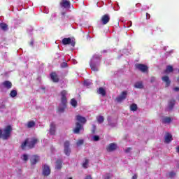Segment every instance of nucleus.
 <instances>
[{"label":"nucleus","mask_w":179,"mask_h":179,"mask_svg":"<svg viewBox=\"0 0 179 179\" xmlns=\"http://www.w3.org/2000/svg\"><path fill=\"white\" fill-rule=\"evenodd\" d=\"M38 139L36 138H27L21 143V149L22 150H27L28 149H33L34 145L38 143Z\"/></svg>","instance_id":"obj_1"},{"label":"nucleus","mask_w":179,"mask_h":179,"mask_svg":"<svg viewBox=\"0 0 179 179\" xmlns=\"http://www.w3.org/2000/svg\"><path fill=\"white\" fill-rule=\"evenodd\" d=\"M99 65H100V56L98 55H94L91 59L90 63L92 71H94V72H97V71H99Z\"/></svg>","instance_id":"obj_2"},{"label":"nucleus","mask_w":179,"mask_h":179,"mask_svg":"<svg viewBox=\"0 0 179 179\" xmlns=\"http://www.w3.org/2000/svg\"><path fill=\"white\" fill-rule=\"evenodd\" d=\"M66 103H68V100L66 99V91L63 90L61 92V104L59 107V111L60 113H64V110H65V107H66Z\"/></svg>","instance_id":"obj_3"},{"label":"nucleus","mask_w":179,"mask_h":179,"mask_svg":"<svg viewBox=\"0 0 179 179\" xmlns=\"http://www.w3.org/2000/svg\"><path fill=\"white\" fill-rule=\"evenodd\" d=\"M10 132H12V127L10 126H7L3 131L0 129V138L8 139L10 136Z\"/></svg>","instance_id":"obj_4"},{"label":"nucleus","mask_w":179,"mask_h":179,"mask_svg":"<svg viewBox=\"0 0 179 179\" xmlns=\"http://www.w3.org/2000/svg\"><path fill=\"white\" fill-rule=\"evenodd\" d=\"M127 96H128V92L127 91H123L116 99L115 101L117 103H122V101H124L125 99H127Z\"/></svg>","instance_id":"obj_5"},{"label":"nucleus","mask_w":179,"mask_h":179,"mask_svg":"<svg viewBox=\"0 0 179 179\" xmlns=\"http://www.w3.org/2000/svg\"><path fill=\"white\" fill-rule=\"evenodd\" d=\"M42 174L45 177H48V176L51 174V169H50V166L48 165H43Z\"/></svg>","instance_id":"obj_6"},{"label":"nucleus","mask_w":179,"mask_h":179,"mask_svg":"<svg viewBox=\"0 0 179 179\" xmlns=\"http://www.w3.org/2000/svg\"><path fill=\"white\" fill-rule=\"evenodd\" d=\"M76 120L77 121V122H80L81 125H85V124H86V117L80 115H77L76 116Z\"/></svg>","instance_id":"obj_7"},{"label":"nucleus","mask_w":179,"mask_h":179,"mask_svg":"<svg viewBox=\"0 0 179 179\" xmlns=\"http://www.w3.org/2000/svg\"><path fill=\"white\" fill-rule=\"evenodd\" d=\"M135 66L136 69H138V71H141V72L145 73L148 71V66L145 64H136Z\"/></svg>","instance_id":"obj_8"},{"label":"nucleus","mask_w":179,"mask_h":179,"mask_svg":"<svg viewBox=\"0 0 179 179\" xmlns=\"http://www.w3.org/2000/svg\"><path fill=\"white\" fill-rule=\"evenodd\" d=\"M80 131H83V124H80L79 122L76 123V127L73 129L74 134H79Z\"/></svg>","instance_id":"obj_9"},{"label":"nucleus","mask_w":179,"mask_h":179,"mask_svg":"<svg viewBox=\"0 0 179 179\" xmlns=\"http://www.w3.org/2000/svg\"><path fill=\"white\" fill-rule=\"evenodd\" d=\"M69 141H66L64 143V153L66 156L71 155V148H69Z\"/></svg>","instance_id":"obj_10"},{"label":"nucleus","mask_w":179,"mask_h":179,"mask_svg":"<svg viewBox=\"0 0 179 179\" xmlns=\"http://www.w3.org/2000/svg\"><path fill=\"white\" fill-rule=\"evenodd\" d=\"M117 148V144L112 143H110L106 147V150L107 152H114V150H116Z\"/></svg>","instance_id":"obj_11"},{"label":"nucleus","mask_w":179,"mask_h":179,"mask_svg":"<svg viewBox=\"0 0 179 179\" xmlns=\"http://www.w3.org/2000/svg\"><path fill=\"white\" fill-rule=\"evenodd\" d=\"M1 86L4 87V89L9 90V89H12V83L10 81H4L2 83Z\"/></svg>","instance_id":"obj_12"},{"label":"nucleus","mask_w":179,"mask_h":179,"mask_svg":"<svg viewBox=\"0 0 179 179\" xmlns=\"http://www.w3.org/2000/svg\"><path fill=\"white\" fill-rule=\"evenodd\" d=\"M173 141V136L170 133H166L164 136L165 143H170Z\"/></svg>","instance_id":"obj_13"},{"label":"nucleus","mask_w":179,"mask_h":179,"mask_svg":"<svg viewBox=\"0 0 179 179\" xmlns=\"http://www.w3.org/2000/svg\"><path fill=\"white\" fill-rule=\"evenodd\" d=\"M38 162H40V157L38 155H34L31 158V164L34 165Z\"/></svg>","instance_id":"obj_14"},{"label":"nucleus","mask_w":179,"mask_h":179,"mask_svg":"<svg viewBox=\"0 0 179 179\" xmlns=\"http://www.w3.org/2000/svg\"><path fill=\"white\" fill-rule=\"evenodd\" d=\"M60 5L62 8H69L71 6V2L68 0H62Z\"/></svg>","instance_id":"obj_15"},{"label":"nucleus","mask_w":179,"mask_h":179,"mask_svg":"<svg viewBox=\"0 0 179 179\" xmlns=\"http://www.w3.org/2000/svg\"><path fill=\"white\" fill-rule=\"evenodd\" d=\"M103 24H107L110 22V16L108 15H104L101 17Z\"/></svg>","instance_id":"obj_16"},{"label":"nucleus","mask_w":179,"mask_h":179,"mask_svg":"<svg viewBox=\"0 0 179 179\" xmlns=\"http://www.w3.org/2000/svg\"><path fill=\"white\" fill-rule=\"evenodd\" d=\"M50 78L52 82H55V83L59 82V78H58V76L57 75L56 73H52L50 75Z\"/></svg>","instance_id":"obj_17"},{"label":"nucleus","mask_w":179,"mask_h":179,"mask_svg":"<svg viewBox=\"0 0 179 179\" xmlns=\"http://www.w3.org/2000/svg\"><path fill=\"white\" fill-rule=\"evenodd\" d=\"M162 80L166 83V86H170V83H171V82L170 81L169 76H165L162 77Z\"/></svg>","instance_id":"obj_18"},{"label":"nucleus","mask_w":179,"mask_h":179,"mask_svg":"<svg viewBox=\"0 0 179 179\" xmlns=\"http://www.w3.org/2000/svg\"><path fill=\"white\" fill-rule=\"evenodd\" d=\"M134 87L136 89H143V83L141 81H138L134 84Z\"/></svg>","instance_id":"obj_19"},{"label":"nucleus","mask_w":179,"mask_h":179,"mask_svg":"<svg viewBox=\"0 0 179 179\" xmlns=\"http://www.w3.org/2000/svg\"><path fill=\"white\" fill-rule=\"evenodd\" d=\"M97 93H98V94H101L102 96L104 97V96H106V89H104L103 87H100V88H99Z\"/></svg>","instance_id":"obj_20"},{"label":"nucleus","mask_w":179,"mask_h":179,"mask_svg":"<svg viewBox=\"0 0 179 179\" xmlns=\"http://www.w3.org/2000/svg\"><path fill=\"white\" fill-rule=\"evenodd\" d=\"M162 121L164 124H170V122L172 121V119L169 117H164Z\"/></svg>","instance_id":"obj_21"},{"label":"nucleus","mask_w":179,"mask_h":179,"mask_svg":"<svg viewBox=\"0 0 179 179\" xmlns=\"http://www.w3.org/2000/svg\"><path fill=\"white\" fill-rule=\"evenodd\" d=\"M50 134L55 135V124L54 123L50 124Z\"/></svg>","instance_id":"obj_22"},{"label":"nucleus","mask_w":179,"mask_h":179,"mask_svg":"<svg viewBox=\"0 0 179 179\" xmlns=\"http://www.w3.org/2000/svg\"><path fill=\"white\" fill-rule=\"evenodd\" d=\"M62 167V162H61V160H57L55 164V169H57V170H61Z\"/></svg>","instance_id":"obj_23"},{"label":"nucleus","mask_w":179,"mask_h":179,"mask_svg":"<svg viewBox=\"0 0 179 179\" xmlns=\"http://www.w3.org/2000/svg\"><path fill=\"white\" fill-rule=\"evenodd\" d=\"M71 41H72L71 38H64L62 40V44H64V45H66L67 44H71Z\"/></svg>","instance_id":"obj_24"},{"label":"nucleus","mask_w":179,"mask_h":179,"mask_svg":"<svg viewBox=\"0 0 179 179\" xmlns=\"http://www.w3.org/2000/svg\"><path fill=\"white\" fill-rule=\"evenodd\" d=\"M21 159L26 163L27 160H29V155L27 154H23L21 156Z\"/></svg>","instance_id":"obj_25"},{"label":"nucleus","mask_w":179,"mask_h":179,"mask_svg":"<svg viewBox=\"0 0 179 179\" xmlns=\"http://www.w3.org/2000/svg\"><path fill=\"white\" fill-rule=\"evenodd\" d=\"M174 104H176V101L174 99L171 100L169 102V108H170V110H171V108H173V107H174Z\"/></svg>","instance_id":"obj_26"},{"label":"nucleus","mask_w":179,"mask_h":179,"mask_svg":"<svg viewBox=\"0 0 179 179\" xmlns=\"http://www.w3.org/2000/svg\"><path fill=\"white\" fill-rule=\"evenodd\" d=\"M108 124H109L110 127H117V123L113 122V121H111L110 117H108Z\"/></svg>","instance_id":"obj_27"},{"label":"nucleus","mask_w":179,"mask_h":179,"mask_svg":"<svg viewBox=\"0 0 179 179\" xmlns=\"http://www.w3.org/2000/svg\"><path fill=\"white\" fill-rule=\"evenodd\" d=\"M96 120L99 124H103L104 122V117L103 116H98L96 117Z\"/></svg>","instance_id":"obj_28"},{"label":"nucleus","mask_w":179,"mask_h":179,"mask_svg":"<svg viewBox=\"0 0 179 179\" xmlns=\"http://www.w3.org/2000/svg\"><path fill=\"white\" fill-rule=\"evenodd\" d=\"M130 110L131 111H136V110H138V106L135 103H132L130 106Z\"/></svg>","instance_id":"obj_29"},{"label":"nucleus","mask_w":179,"mask_h":179,"mask_svg":"<svg viewBox=\"0 0 179 179\" xmlns=\"http://www.w3.org/2000/svg\"><path fill=\"white\" fill-rule=\"evenodd\" d=\"M173 66H167L166 69L165 71V73H170L173 72Z\"/></svg>","instance_id":"obj_30"},{"label":"nucleus","mask_w":179,"mask_h":179,"mask_svg":"<svg viewBox=\"0 0 179 179\" xmlns=\"http://www.w3.org/2000/svg\"><path fill=\"white\" fill-rule=\"evenodd\" d=\"M71 105L76 108L78 106V101L75 99L71 100Z\"/></svg>","instance_id":"obj_31"},{"label":"nucleus","mask_w":179,"mask_h":179,"mask_svg":"<svg viewBox=\"0 0 179 179\" xmlns=\"http://www.w3.org/2000/svg\"><path fill=\"white\" fill-rule=\"evenodd\" d=\"M10 97H16V96H17V91L13 90H11L10 93Z\"/></svg>","instance_id":"obj_32"},{"label":"nucleus","mask_w":179,"mask_h":179,"mask_svg":"<svg viewBox=\"0 0 179 179\" xmlns=\"http://www.w3.org/2000/svg\"><path fill=\"white\" fill-rule=\"evenodd\" d=\"M83 167L84 169H87L89 167V160L85 159V161L83 163Z\"/></svg>","instance_id":"obj_33"},{"label":"nucleus","mask_w":179,"mask_h":179,"mask_svg":"<svg viewBox=\"0 0 179 179\" xmlns=\"http://www.w3.org/2000/svg\"><path fill=\"white\" fill-rule=\"evenodd\" d=\"M0 27L2 30H4V31H6V30H8V25L5 23L0 24Z\"/></svg>","instance_id":"obj_34"},{"label":"nucleus","mask_w":179,"mask_h":179,"mask_svg":"<svg viewBox=\"0 0 179 179\" xmlns=\"http://www.w3.org/2000/svg\"><path fill=\"white\" fill-rule=\"evenodd\" d=\"M167 176L169 178H174V177H176V172H174V171L169 172L168 173Z\"/></svg>","instance_id":"obj_35"},{"label":"nucleus","mask_w":179,"mask_h":179,"mask_svg":"<svg viewBox=\"0 0 179 179\" xmlns=\"http://www.w3.org/2000/svg\"><path fill=\"white\" fill-rule=\"evenodd\" d=\"M34 125H36V123H34V121H30L27 123L28 128H33V127H34Z\"/></svg>","instance_id":"obj_36"},{"label":"nucleus","mask_w":179,"mask_h":179,"mask_svg":"<svg viewBox=\"0 0 179 179\" xmlns=\"http://www.w3.org/2000/svg\"><path fill=\"white\" fill-rule=\"evenodd\" d=\"M92 141H94V142H98V141H100V136H92Z\"/></svg>","instance_id":"obj_37"},{"label":"nucleus","mask_w":179,"mask_h":179,"mask_svg":"<svg viewBox=\"0 0 179 179\" xmlns=\"http://www.w3.org/2000/svg\"><path fill=\"white\" fill-rule=\"evenodd\" d=\"M92 85V82L91 81H90V80H85V82H84V85L85 86H90Z\"/></svg>","instance_id":"obj_38"},{"label":"nucleus","mask_w":179,"mask_h":179,"mask_svg":"<svg viewBox=\"0 0 179 179\" xmlns=\"http://www.w3.org/2000/svg\"><path fill=\"white\" fill-rule=\"evenodd\" d=\"M77 146H80V145H83V140L80 139L76 143Z\"/></svg>","instance_id":"obj_39"},{"label":"nucleus","mask_w":179,"mask_h":179,"mask_svg":"<svg viewBox=\"0 0 179 179\" xmlns=\"http://www.w3.org/2000/svg\"><path fill=\"white\" fill-rule=\"evenodd\" d=\"M132 150L131 148H128L124 150L125 153H131V151Z\"/></svg>","instance_id":"obj_40"},{"label":"nucleus","mask_w":179,"mask_h":179,"mask_svg":"<svg viewBox=\"0 0 179 179\" xmlns=\"http://www.w3.org/2000/svg\"><path fill=\"white\" fill-rule=\"evenodd\" d=\"M68 64H66V62L62 64V68H66Z\"/></svg>","instance_id":"obj_41"},{"label":"nucleus","mask_w":179,"mask_h":179,"mask_svg":"<svg viewBox=\"0 0 179 179\" xmlns=\"http://www.w3.org/2000/svg\"><path fill=\"white\" fill-rule=\"evenodd\" d=\"M155 80H156V78L155 77H152L150 79L151 83H153V82H155Z\"/></svg>","instance_id":"obj_42"},{"label":"nucleus","mask_w":179,"mask_h":179,"mask_svg":"<svg viewBox=\"0 0 179 179\" xmlns=\"http://www.w3.org/2000/svg\"><path fill=\"white\" fill-rule=\"evenodd\" d=\"M84 179H93L90 175L87 176Z\"/></svg>","instance_id":"obj_43"},{"label":"nucleus","mask_w":179,"mask_h":179,"mask_svg":"<svg viewBox=\"0 0 179 179\" xmlns=\"http://www.w3.org/2000/svg\"><path fill=\"white\" fill-rule=\"evenodd\" d=\"M95 131H96V126H93V129L92 131V134H94Z\"/></svg>","instance_id":"obj_44"},{"label":"nucleus","mask_w":179,"mask_h":179,"mask_svg":"<svg viewBox=\"0 0 179 179\" xmlns=\"http://www.w3.org/2000/svg\"><path fill=\"white\" fill-rule=\"evenodd\" d=\"M131 179H138V176L136 175L133 176Z\"/></svg>","instance_id":"obj_45"},{"label":"nucleus","mask_w":179,"mask_h":179,"mask_svg":"<svg viewBox=\"0 0 179 179\" xmlns=\"http://www.w3.org/2000/svg\"><path fill=\"white\" fill-rule=\"evenodd\" d=\"M174 90H175V92H178L179 91V87H175Z\"/></svg>","instance_id":"obj_46"},{"label":"nucleus","mask_w":179,"mask_h":179,"mask_svg":"<svg viewBox=\"0 0 179 179\" xmlns=\"http://www.w3.org/2000/svg\"><path fill=\"white\" fill-rule=\"evenodd\" d=\"M70 44H71L72 47H75V42H71Z\"/></svg>","instance_id":"obj_47"},{"label":"nucleus","mask_w":179,"mask_h":179,"mask_svg":"<svg viewBox=\"0 0 179 179\" xmlns=\"http://www.w3.org/2000/svg\"><path fill=\"white\" fill-rule=\"evenodd\" d=\"M146 16H147V19H150V15H149V14H146Z\"/></svg>","instance_id":"obj_48"},{"label":"nucleus","mask_w":179,"mask_h":179,"mask_svg":"<svg viewBox=\"0 0 179 179\" xmlns=\"http://www.w3.org/2000/svg\"><path fill=\"white\" fill-rule=\"evenodd\" d=\"M129 27H131V26H132V22H129Z\"/></svg>","instance_id":"obj_49"},{"label":"nucleus","mask_w":179,"mask_h":179,"mask_svg":"<svg viewBox=\"0 0 179 179\" xmlns=\"http://www.w3.org/2000/svg\"><path fill=\"white\" fill-rule=\"evenodd\" d=\"M73 62L74 64L78 63L76 60H73Z\"/></svg>","instance_id":"obj_50"},{"label":"nucleus","mask_w":179,"mask_h":179,"mask_svg":"<svg viewBox=\"0 0 179 179\" xmlns=\"http://www.w3.org/2000/svg\"><path fill=\"white\" fill-rule=\"evenodd\" d=\"M176 150H177L178 153H179V147L177 148Z\"/></svg>","instance_id":"obj_51"},{"label":"nucleus","mask_w":179,"mask_h":179,"mask_svg":"<svg viewBox=\"0 0 179 179\" xmlns=\"http://www.w3.org/2000/svg\"><path fill=\"white\" fill-rule=\"evenodd\" d=\"M62 15L63 16H65V12L62 13Z\"/></svg>","instance_id":"obj_52"},{"label":"nucleus","mask_w":179,"mask_h":179,"mask_svg":"<svg viewBox=\"0 0 179 179\" xmlns=\"http://www.w3.org/2000/svg\"><path fill=\"white\" fill-rule=\"evenodd\" d=\"M69 179H72V178H69Z\"/></svg>","instance_id":"obj_53"},{"label":"nucleus","mask_w":179,"mask_h":179,"mask_svg":"<svg viewBox=\"0 0 179 179\" xmlns=\"http://www.w3.org/2000/svg\"><path fill=\"white\" fill-rule=\"evenodd\" d=\"M178 72H179V69H178Z\"/></svg>","instance_id":"obj_54"}]
</instances>
